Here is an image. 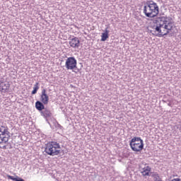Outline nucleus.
Returning <instances> with one entry per match:
<instances>
[{
  "mask_svg": "<svg viewBox=\"0 0 181 181\" xmlns=\"http://www.w3.org/2000/svg\"><path fill=\"white\" fill-rule=\"evenodd\" d=\"M153 30H151V33L157 37H163L170 33V30L173 29L175 24L172 21V18L165 16L158 17L153 20Z\"/></svg>",
  "mask_w": 181,
  "mask_h": 181,
  "instance_id": "1",
  "label": "nucleus"
},
{
  "mask_svg": "<svg viewBox=\"0 0 181 181\" xmlns=\"http://www.w3.org/2000/svg\"><path fill=\"white\" fill-rule=\"evenodd\" d=\"M60 148V144L57 141H49L46 144L45 151L47 155L56 156L62 153Z\"/></svg>",
  "mask_w": 181,
  "mask_h": 181,
  "instance_id": "2",
  "label": "nucleus"
},
{
  "mask_svg": "<svg viewBox=\"0 0 181 181\" xmlns=\"http://www.w3.org/2000/svg\"><path fill=\"white\" fill-rule=\"evenodd\" d=\"M129 146L134 152H141L144 149V140L141 137H134L129 141Z\"/></svg>",
  "mask_w": 181,
  "mask_h": 181,
  "instance_id": "3",
  "label": "nucleus"
},
{
  "mask_svg": "<svg viewBox=\"0 0 181 181\" xmlns=\"http://www.w3.org/2000/svg\"><path fill=\"white\" fill-rule=\"evenodd\" d=\"M11 138V132L8 127L1 126L0 127V144H6Z\"/></svg>",
  "mask_w": 181,
  "mask_h": 181,
  "instance_id": "4",
  "label": "nucleus"
},
{
  "mask_svg": "<svg viewBox=\"0 0 181 181\" xmlns=\"http://www.w3.org/2000/svg\"><path fill=\"white\" fill-rule=\"evenodd\" d=\"M65 67L67 70H76L77 69V60L74 57L67 58L65 62Z\"/></svg>",
  "mask_w": 181,
  "mask_h": 181,
  "instance_id": "5",
  "label": "nucleus"
},
{
  "mask_svg": "<svg viewBox=\"0 0 181 181\" xmlns=\"http://www.w3.org/2000/svg\"><path fill=\"white\" fill-rule=\"evenodd\" d=\"M148 6H150V9L151 11V13L154 15V18H156L158 15H159V6L158 4L155 3L153 1H147Z\"/></svg>",
  "mask_w": 181,
  "mask_h": 181,
  "instance_id": "6",
  "label": "nucleus"
},
{
  "mask_svg": "<svg viewBox=\"0 0 181 181\" xmlns=\"http://www.w3.org/2000/svg\"><path fill=\"white\" fill-rule=\"evenodd\" d=\"M40 115L42 117H44L48 124L49 118H52V117H53V113H52V111L47 109V107L44 108V110L40 112Z\"/></svg>",
  "mask_w": 181,
  "mask_h": 181,
  "instance_id": "7",
  "label": "nucleus"
},
{
  "mask_svg": "<svg viewBox=\"0 0 181 181\" xmlns=\"http://www.w3.org/2000/svg\"><path fill=\"white\" fill-rule=\"evenodd\" d=\"M144 13L146 18H154L155 15L152 14V11L151 10V7L149 6V4H148V1H146V5L144 6Z\"/></svg>",
  "mask_w": 181,
  "mask_h": 181,
  "instance_id": "8",
  "label": "nucleus"
},
{
  "mask_svg": "<svg viewBox=\"0 0 181 181\" xmlns=\"http://www.w3.org/2000/svg\"><path fill=\"white\" fill-rule=\"evenodd\" d=\"M40 101L45 104V105H47V104H49V95H47V93H46V89H42L41 95H40Z\"/></svg>",
  "mask_w": 181,
  "mask_h": 181,
  "instance_id": "9",
  "label": "nucleus"
},
{
  "mask_svg": "<svg viewBox=\"0 0 181 181\" xmlns=\"http://www.w3.org/2000/svg\"><path fill=\"white\" fill-rule=\"evenodd\" d=\"M69 45L71 47H74V49H76V47H80V40H78V37H75L69 41Z\"/></svg>",
  "mask_w": 181,
  "mask_h": 181,
  "instance_id": "10",
  "label": "nucleus"
},
{
  "mask_svg": "<svg viewBox=\"0 0 181 181\" xmlns=\"http://www.w3.org/2000/svg\"><path fill=\"white\" fill-rule=\"evenodd\" d=\"M9 87H11V84H9V82L5 83V82H1L0 83V90L1 93H6L8 90H9Z\"/></svg>",
  "mask_w": 181,
  "mask_h": 181,
  "instance_id": "11",
  "label": "nucleus"
},
{
  "mask_svg": "<svg viewBox=\"0 0 181 181\" xmlns=\"http://www.w3.org/2000/svg\"><path fill=\"white\" fill-rule=\"evenodd\" d=\"M151 170H152V168L149 166H146L142 169V171L141 173L143 175V176H151L152 173H151Z\"/></svg>",
  "mask_w": 181,
  "mask_h": 181,
  "instance_id": "12",
  "label": "nucleus"
},
{
  "mask_svg": "<svg viewBox=\"0 0 181 181\" xmlns=\"http://www.w3.org/2000/svg\"><path fill=\"white\" fill-rule=\"evenodd\" d=\"M35 108H36V110H37V111H40V112H41L45 108V103H42V101H40V100H37L35 103Z\"/></svg>",
  "mask_w": 181,
  "mask_h": 181,
  "instance_id": "13",
  "label": "nucleus"
},
{
  "mask_svg": "<svg viewBox=\"0 0 181 181\" xmlns=\"http://www.w3.org/2000/svg\"><path fill=\"white\" fill-rule=\"evenodd\" d=\"M110 33V30H108V27L105 28V33H102L101 35V42H105L109 37L110 35H108Z\"/></svg>",
  "mask_w": 181,
  "mask_h": 181,
  "instance_id": "14",
  "label": "nucleus"
},
{
  "mask_svg": "<svg viewBox=\"0 0 181 181\" xmlns=\"http://www.w3.org/2000/svg\"><path fill=\"white\" fill-rule=\"evenodd\" d=\"M151 177H153L154 181H162V178L159 176L157 173H153Z\"/></svg>",
  "mask_w": 181,
  "mask_h": 181,
  "instance_id": "15",
  "label": "nucleus"
},
{
  "mask_svg": "<svg viewBox=\"0 0 181 181\" xmlns=\"http://www.w3.org/2000/svg\"><path fill=\"white\" fill-rule=\"evenodd\" d=\"M39 90V82H37L33 87V90L31 92V94L33 95L37 93V90Z\"/></svg>",
  "mask_w": 181,
  "mask_h": 181,
  "instance_id": "16",
  "label": "nucleus"
},
{
  "mask_svg": "<svg viewBox=\"0 0 181 181\" xmlns=\"http://www.w3.org/2000/svg\"><path fill=\"white\" fill-rule=\"evenodd\" d=\"M168 105L169 107H172V103L169 102V103H168Z\"/></svg>",
  "mask_w": 181,
  "mask_h": 181,
  "instance_id": "17",
  "label": "nucleus"
},
{
  "mask_svg": "<svg viewBox=\"0 0 181 181\" xmlns=\"http://www.w3.org/2000/svg\"><path fill=\"white\" fill-rule=\"evenodd\" d=\"M4 149H6V146H4Z\"/></svg>",
  "mask_w": 181,
  "mask_h": 181,
  "instance_id": "18",
  "label": "nucleus"
}]
</instances>
